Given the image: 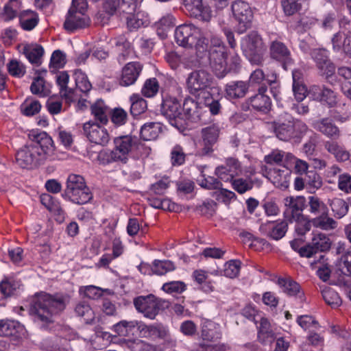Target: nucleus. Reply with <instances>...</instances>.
I'll return each instance as SVG.
<instances>
[{
	"label": "nucleus",
	"instance_id": "obj_1",
	"mask_svg": "<svg viewBox=\"0 0 351 351\" xmlns=\"http://www.w3.org/2000/svg\"><path fill=\"white\" fill-rule=\"evenodd\" d=\"M176 43L184 47H195L199 53H208L210 64L216 75L223 77L228 72L227 53L221 38L208 29L193 24H183L175 30Z\"/></svg>",
	"mask_w": 351,
	"mask_h": 351
},
{
	"label": "nucleus",
	"instance_id": "obj_2",
	"mask_svg": "<svg viewBox=\"0 0 351 351\" xmlns=\"http://www.w3.org/2000/svg\"><path fill=\"white\" fill-rule=\"evenodd\" d=\"M65 306L66 298L64 296L43 293L35 299L30 311L34 322L40 328H45L53 322V315L62 311Z\"/></svg>",
	"mask_w": 351,
	"mask_h": 351
},
{
	"label": "nucleus",
	"instance_id": "obj_3",
	"mask_svg": "<svg viewBox=\"0 0 351 351\" xmlns=\"http://www.w3.org/2000/svg\"><path fill=\"white\" fill-rule=\"evenodd\" d=\"M137 0H106V8L109 12H114L126 21L128 27L137 29L149 23L148 14L143 11L136 12Z\"/></svg>",
	"mask_w": 351,
	"mask_h": 351
},
{
	"label": "nucleus",
	"instance_id": "obj_4",
	"mask_svg": "<svg viewBox=\"0 0 351 351\" xmlns=\"http://www.w3.org/2000/svg\"><path fill=\"white\" fill-rule=\"evenodd\" d=\"M135 143L132 136L128 135L118 136L114 139L112 149H106L99 152L98 160L104 165L117 162L125 163Z\"/></svg>",
	"mask_w": 351,
	"mask_h": 351
},
{
	"label": "nucleus",
	"instance_id": "obj_5",
	"mask_svg": "<svg viewBox=\"0 0 351 351\" xmlns=\"http://www.w3.org/2000/svg\"><path fill=\"white\" fill-rule=\"evenodd\" d=\"M186 90L191 95L199 96L205 92L210 94L219 89L213 86L212 75L204 69L195 70L190 73L186 80Z\"/></svg>",
	"mask_w": 351,
	"mask_h": 351
},
{
	"label": "nucleus",
	"instance_id": "obj_6",
	"mask_svg": "<svg viewBox=\"0 0 351 351\" xmlns=\"http://www.w3.org/2000/svg\"><path fill=\"white\" fill-rule=\"evenodd\" d=\"M87 8L86 0H73L64 23L65 29L73 32L88 27L90 21L86 14Z\"/></svg>",
	"mask_w": 351,
	"mask_h": 351
},
{
	"label": "nucleus",
	"instance_id": "obj_7",
	"mask_svg": "<svg viewBox=\"0 0 351 351\" xmlns=\"http://www.w3.org/2000/svg\"><path fill=\"white\" fill-rule=\"evenodd\" d=\"M241 48L252 64L258 65L263 62L266 47L256 32H250L242 39Z\"/></svg>",
	"mask_w": 351,
	"mask_h": 351
},
{
	"label": "nucleus",
	"instance_id": "obj_8",
	"mask_svg": "<svg viewBox=\"0 0 351 351\" xmlns=\"http://www.w3.org/2000/svg\"><path fill=\"white\" fill-rule=\"evenodd\" d=\"M231 9L233 17L238 23V32L243 34L252 26L253 10L248 3L241 0L234 1Z\"/></svg>",
	"mask_w": 351,
	"mask_h": 351
},
{
	"label": "nucleus",
	"instance_id": "obj_9",
	"mask_svg": "<svg viewBox=\"0 0 351 351\" xmlns=\"http://www.w3.org/2000/svg\"><path fill=\"white\" fill-rule=\"evenodd\" d=\"M83 133L92 143L106 146L110 141L108 130L99 123L88 121L83 124Z\"/></svg>",
	"mask_w": 351,
	"mask_h": 351
},
{
	"label": "nucleus",
	"instance_id": "obj_10",
	"mask_svg": "<svg viewBox=\"0 0 351 351\" xmlns=\"http://www.w3.org/2000/svg\"><path fill=\"white\" fill-rule=\"evenodd\" d=\"M292 122V116L287 112L282 113L271 122V127L278 138L288 141L295 138V129Z\"/></svg>",
	"mask_w": 351,
	"mask_h": 351
},
{
	"label": "nucleus",
	"instance_id": "obj_11",
	"mask_svg": "<svg viewBox=\"0 0 351 351\" xmlns=\"http://www.w3.org/2000/svg\"><path fill=\"white\" fill-rule=\"evenodd\" d=\"M16 160L22 168H32L44 161L38 148L32 144L21 148L16 154Z\"/></svg>",
	"mask_w": 351,
	"mask_h": 351
},
{
	"label": "nucleus",
	"instance_id": "obj_12",
	"mask_svg": "<svg viewBox=\"0 0 351 351\" xmlns=\"http://www.w3.org/2000/svg\"><path fill=\"white\" fill-rule=\"evenodd\" d=\"M134 304L138 312L151 319H154L159 312V300L152 294L135 298Z\"/></svg>",
	"mask_w": 351,
	"mask_h": 351
},
{
	"label": "nucleus",
	"instance_id": "obj_13",
	"mask_svg": "<svg viewBox=\"0 0 351 351\" xmlns=\"http://www.w3.org/2000/svg\"><path fill=\"white\" fill-rule=\"evenodd\" d=\"M351 35V29L350 23L341 22L340 23L339 30L335 33L332 38L331 43L332 50L336 53L345 54L346 52L351 51V47H349V39Z\"/></svg>",
	"mask_w": 351,
	"mask_h": 351
},
{
	"label": "nucleus",
	"instance_id": "obj_14",
	"mask_svg": "<svg viewBox=\"0 0 351 351\" xmlns=\"http://www.w3.org/2000/svg\"><path fill=\"white\" fill-rule=\"evenodd\" d=\"M242 169L239 160L234 158H229L226 163L215 169V173L218 178L223 182H231L236 176L241 173Z\"/></svg>",
	"mask_w": 351,
	"mask_h": 351
},
{
	"label": "nucleus",
	"instance_id": "obj_15",
	"mask_svg": "<svg viewBox=\"0 0 351 351\" xmlns=\"http://www.w3.org/2000/svg\"><path fill=\"white\" fill-rule=\"evenodd\" d=\"M161 112L172 125L177 126L179 121H182V104L176 98L168 97L164 99Z\"/></svg>",
	"mask_w": 351,
	"mask_h": 351
},
{
	"label": "nucleus",
	"instance_id": "obj_16",
	"mask_svg": "<svg viewBox=\"0 0 351 351\" xmlns=\"http://www.w3.org/2000/svg\"><path fill=\"white\" fill-rule=\"evenodd\" d=\"M190 15L203 21H209L212 17L210 8L202 0H182Z\"/></svg>",
	"mask_w": 351,
	"mask_h": 351
},
{
	"label": "nucleus",
	"instance_id": "obj_17",
	"mask_svg": "<svg viewBox=\"0 0 351 351\" xmlns=\"http://www.w3.org/2000/svg\"><path fill=\"white\" fill-rule=\"evenodd\" d=\"M311 57L322 75L330 77L335 73V66L328 58V51L323 49H314L311 52Z\"/></svg>",
	"mask_w": 351,
	"mask_h": 351
},
{
	"label": "nucleus",
	"instance_id": "obj_18",
	"mask_svg": "<svg viewBox=\"0 0 351 351\" xmlns=\"http://www.w3.org/2000/svg\"><path fill=\"white\" fill-rule=\"evenodd\" d=\"M291 171L286 164L281 168H273L267 172L268 179L279 189H286L289 185Z\"/></svg>",
	"mask_w": 351,
	"mask_h": 351
},
{
	"label": "nucleus",
	"instance_id": "obj_19",
	"mask_svg": "<svg viewBox=\"0 0 351 351\" xmlns=\"http://www.w3.org/2000/svg\"><path fill=\"white\" fill-rule=\"evenodd\" d=\"M32 146L38 148L45 160L47 156L53 154L55 145L52 138L45 132H41L34 135Z\"/></svg>",
	"mask_w": 351,
	"mask_h": 351
},
{
	"label": "nucleus",
	"instance_id": "obj_20",
	"mask_svg": "<svg viewBox=\"0 0 351 351\" xmlns=\"http://www.w3.org/2000/svg\"><path fill=\"white\" fill-rule=\"evenodd\" d=\"M266 91V86L258 87V93L249 97L246 103L256 110L268 111L271 108V101L269 97L265 95Z\"/></svg>",
	"mask_w": 351,
	"mask_h": 351
},
{
	"label": "nucleus",
	"instance_id": "obj_21",
	"mask_svg": "<svg viewBox=\"0 0 351 351\" xmlns=\"http://www.w3.org/2000/svg\"><path fill=\"white\" fill-rule=\"evenodd\" d=\"M26 333L24 326L19 322L11 319L0 320V336L12 337L14 339L21 338Z\"/></svg>",
	"mask_w": 351,
	"mask_h": 351
},
{
	"label": "nucleus",
	"instance_id": "obj_22",
	"mask_svg": "<svg viewBox=\"0 0 351 351\" xmlns=\"http://www.w3.org/2000/svg\"><path fill=\"white\" fill-rule=\"evenodd\" d=\"M288 224L285 221H267L261 226V230L274 240L282 239L287 231Z\"/></svg>",
	"mask_w": 351,
	"mask_h": 351
},
{
	"label": "nucleus",
	"instance_id": "obj_23",
	"mask_svg": "<svg viewBox=\"0 0 351 351\" xmlns=\"http://www.w3.org/2000/svg\"><path fill=\"white\" fill-rule=\"evenodd\" d=\"M142 65L138 62L128 63L122 70L119 83L121 86H128L135 83L141 71Z\"/></svg>",
	"mask_w": 351,
	"mask_h": 351
},
{
	"label": "nucleus",
	"instance_id": "obj_24",
	"mask_svg": "<svg viewBox=\"0 0 351 351\" xmlns=\"http://www.w3.org/2000/svg\"><path fill=\"white\" fill-rule=\"evenodd\" d=\"M313 128L328 138L337 139L340 136V130L332 121L328 118H323L315 121Z\"/></svg>",
	"mask_w": 351,
	"mask_h": 351
},
{
	"label": "nucleus",
	"instance_id": "obj_25",
	"mask_svg": "<svg viewBox=\"0 0 351 351\" xmlns=\"http://www.w3.org/2000/svg\"><path fill=\"white\" fill-rule=\"evenodd\" d=\"M248 90L247 82L242 80L231 81L226 85L225 88L226 97L229 99L243 98L246 95Z\"/></svg>",
	"mask_w": 351,
	"mask_h": 351
},
{
	"label": "nucleus",
	"instance_id": "obj_26",
	"mask_svg": "<svg viewBox=\"0 0 351 351\" xmlns=\"http://www.w3.org/2000/svg\"><path fill=\"white\" fill-rule=\"evenodd\" d=\"M219 133L220 127L217 124H213L202 130V136L204 144V154H208L212 152V147L217 142Z\"/></svg>",
	"mask_w": 351,
	"mask_h": 351
},
{
	"label": "nucleus",
	"instance_id": "obj_27",
	"mask_svg": "<svg viewBox=\"0 0 351 351\" xmlns=\"http://www.w3.org/2000/svg\"><path fill=\"white\" fill-rule=\"evenodd\" d=\"M276 78L275 73L266 76L262 69H256L250 74L247 84L249 86H266L267 88L268 85L275 84Z\"/></svg>",
	"mask_w": 351,
	"mask_h": 351
},
{
	"label": "nucleus",
	"instance_id": "obj_28",
	"mask_svg": "<svg viewBox=\"0 0 351 351\" xmlns=\"http://www.w3.org/2000/svg\"><path fill=\"white\" fill-rule=\"evenodd\" d=\"M141 322L135 319L121 320L113 326V330L119 336L134 335L136 332H140Z\"/></svg>",
	"mask_w": 351,
	"mask_h": 351
},
{
	"label": "nucleus",
	"instance_id": "obj_29",
	"mask_svg": "<svg viewBox=\"0 0 351 351\" xmlns=\"http://www.w3.org/2000/svg\"><path fill=\"white\" fill-rule=\"evenodd\" d=\"M271 56L277 60L283 62V67L287 69V66L292 63L291 54L287 47L282 43L273 42L270 47Z\"/></svg>",
	"mask_w": 351,
	"mask_h": 351
},
{
	"label": "nucleus",
	"instance_id": "obj_30",
	"mask_svg": "<svg viewBox=\"0 0 351 351\" xmlns=\"http://www.w3.org/2000/svg\"><path fill=\"white\" fill-rule=\"evenodd\" d=\"M196 122L202 121L197 103L193 99L187 98L182 105V121Z\"/></svg>",
	"mask_w": 351,
	"mask_h": 351
},
{
	"label": "nucleus",
	"instance_id": "obj_31",
	"mask_svg": "<svg viewBox=\"0 0 351 351\" xmlns=\"http://www.w3.org/2000/svg\"><path fill=\"white\" fill-rule=\"evenodd\" d=\"M40 202L50 212L56 215V220L58 222L64 221L65 213L58 201L54 199L49 194H43L40 196Z\"/></svg>",
	"mask_w": 351,
	"mask_h": 351
},
{
	"label": "nucleus",
	"instance_id": "obj_32",
	"mask_svg": "<svg viewBox=\"0 0 351 351\" xmlns=\"http://www.w3.org/2000/svg\"><path fill=\"white\" fill-rule=\"evenodd\" d=\"M278 284L287 295L295 296L301 302L304 300V293L300 290V287L296 282L291 279L280 278L278 280Z\"/></svg>",
	"mask_w": 351,
	"mask_h": 351
},
{
	"label": "nucleus",
	"instance_id": "obj_33",
	"mask_svg": "<svg viewBox=\"0 0 351 351\" xmlns=\"http://www.w3.org/2000/svg\"><path fill=\"white\" fill-rule=\"evenodd\" d=\"M19 24L25 31H32L39 22L38 14L31 10H23L19 14Z\"/></svg>",
	"mask_w": 351,
	"mask_h": 351
},
{
	"label": "nucleus",
	"instance_id": "obj_34",
	"mask_svg": "<svg viewBox=\"0 0 351 351\" xmlns=\"http://www.w3.org/2000/svg\"><path fill=\"white\" fill-rule=\"evenodd\" d=\"M221 337L220 326L212 321L204 322L202 328V338L204 341H215Z\"/></svg>",
	"mask_w": 351,
	"mask_h": 351
},
{
	"label": "nucleus",
	"instance_id": "obj_35",
	"mask_svg": "<svg viewBox=\"0 0 351 351\" xmlns=\"http://www.w3.org/2000/svg\"><path fill=\"white\" fill-rule=\"evenodd\" d=\"M91 114L95 121L101 125H106L108 121L110 110L104 104V101L99 99L95 101L90 107Z\"/></svg>",
	"mask_w": 351,
	"mask_h": 351
},
{
	"label": "nucleus",
	"instance_id": "obj_36",
	"mask_svg": "<svg viewBox=\"0 0 351 351\" xmlns=\"http://www.w3.org/2000/svg\"><path fill=\"white\" fill-rule=\"evenodd\" d=\"M23 53L30 63L39 65L44 54V49L37 44L25 45L23 48Z\"/></svg>",
	"mask_w": 351,
	"mask_h": 351
},
{
	"label": "nucleus",
	"instance_id": "obj_37",
	"mask_svg": "<svg viewBox=\"0 0 351 351\" xmlns=\"http://www.w3.org/2000/svg\"><path fill=\"white\" fill-rule=\"evenodd\" d=\"M114 44L119 53V61H125L127 58L132 57L134 53L133 48L124 35L114 38Z\"/></svg>",
	"mask_w": 351,
	"mask_h": 351
},
{
	"label": "nucleus",
	"instance_id": "obj_38",
	"mask_svg": "<svg viewBox=\"0 0 351 351\" xmlns=\"http://www.w3.org/2000/svg\"><path fill=\"white\" fill-rule=\"evenodd\" d=\"M162 131V125L159 122L145 123L141 129V137L144 141L155 140Z\"/></svg>",
	"mask_w": 351,
	"mask_h": 351
},
{
	"label": "nucleus",
	"instance_id": "obj_39",
	"mask_svg": "<svg viewBox=\"0 0 351 351\" xmlns=\"http://www.w3.org/2000/svg\"><path fill=\"white\" fill-rule=\"evenodd\" d=\"M317 217L311 219L313 226L320 228L324 230H330L335 229L337 226V222L328 215V210L318 214Z\"/></svg>",
	"mask_w": 351,
	"mask_h": 351
},
{
	"label": "nucleus",
	"instance_id": "obj_40",
	"mask_svg": "<svg viewBox=\"0 0 351 351\" xmlns=\"http://www.w3.org/2000/svg\"><path fill=\"white\" fill-rule=\"evenodd\" d=\"M21 2L19 0H9L4 5L0 16L5 21H10L19 16Z\"/></svg>",
	"mask_w": 351,
	"mask_h": 351
},
{
	"label": "nucleus",
	"instance_id": "obj_41",
	"mask_svg": "<svg viewBox=\"0 0 351 351\" xmlns=\"http://www.w3.org/2000/svg\"><path fill=\"white\" fill-rule=\"evenodd\" d=\"M312 234L313 237L310 243L317 252H325L330 249V239L324 233L316 231L313 232Z\"/></svg>",
	"mask_w": 351,
	"mask_h": 351
},
{
	"label": "nucleus",
	"instance_id": "obj_42",
	"mask_svg": "<svg viewBox=\"0 0 351 351\" xmlns=\"http://www.w3.org/2000/svg\"><path fill=\"white\" fill-rule=\"evenodd\" d=\"M176 19L173 15L167 14L163 16L157 23L156 27L158 36L164 39L167 37V32L175 25Z\"/></svg>",
	"mask_w": 351,
	"mask_h": 351
},
{
	"label": "nucleus",
	"instance_id": "obj_43",
	"mask_svg": "<svg viewBox=\"0 0 351 351\" xmlns=\"http://www.w3.org/2000/svg\"><path fill=\"white\" fill-rule=\"evenodd\" d=\"M285 164L287 167L291 168L293 167L296 173L302 175L308 172V164L301 159L295 158L293 154L287 153L285 155Z\"/></svg>",
	"mask_w": 351,
	"mask_h": 351
},
{
	"label": "nucleus",
	"instance_id": "obj_44",
	"mask_svg": "<svg viewBox=\"0 0 351 351\" xmlns=\"http://www.w3.org/2000/svg\"><path fill=\"white\" fill-rule=\"evenodd\" d=\"M85 186L86 184L83 177L76 174H71L67 178L66 186L63 196L67 195H73V192L77 191L78 189H82Z\"/></svg>",
	"mask_w": 351,
	"mask_h": 351
},
{
	"label": "nucleus",
	"instance_id": "obj_45",
	"mask_svg": "<svg viewBox=\"0 0 351 351\" xmlns=\"http://www.w3.org/2000/svg\"><path fill=\"white\" fill-rule=\"evenodd\" d=\"M306 208L308 211L313 215H317L324 212L326 213L328 210L327 205L315 195L308 197Z\"/></svg>",
	"mask_w": 351,
	"mask_h": 351
},
{
	"label": "nucleus",
	"instance_id": "obj_46",
	"mask_svg": "<svg viewBox=\"0 0 351 351\" xmlns=\"http://www.w3.org/2000/svg\"><path fill=\"white\" fill-rule=\"evenodd\" d=\"M41 109L40 103L34 98H27L21 105V113L27 117L34 116L38 114Z\"/></svg>",
	"mask_w": 351,
	"mask_h": 351
},
{
	"label": "nucleus",
	"instance_id": "obj_47",
	"mask_svg": "<svg viewBox=\"0 0 351 351\" xmlns=\"http://www.w3.org/2000/svg\"><path fill=\"white\" fill-rule=\"evenodd\" d=\"M306 189L311 193H315L323 184L321 176L314 171H309L305 175Z\"/></svg>",
	"mask_w": 351,
	"mask_h": 351
},
{
	"label": "nucleus",
	"instance_id": "obj_48",
	"mask_svg": "<svg viewBox=\"0 0 351 351\" xmlns=\"http://www.w3.org/2000/svg\"><path fill=\"white\" fill-rule=\"evenodd\" d=\"M64 197L75 204H84L88 202L92 199L93 195L88 187L85 186L82 189H78L77 191L73 192V195H67Z\"/></svg>",
	"mask_w": 351,
	"mask_h": 351
},
{
	"label": "nucleus",
	"instance_id": "obj_49",
	"mask_svg": "<svg viewBox=\"0 0 351 351\" xmlns=\"http://www.w3.org/2000/svg\"><path fill=\"white\" fill-rule=\"evenodd\" d=\"M19 287V283L14 280L2 282L0 284V306H4L3 300L14 294Z\"/></svg>",
	"mask_w": 351,
	"mask_h": 351
},
{
	"label": "nucleus",
	"instance_id": "obj_50",
	"mask_svg": "<svg viewBox=\"0 0 351 351\" xmlns=\"http://www.w3.org/2000/svg\"><path fill=\"white\" fill-rule=\"evenodd\" d=\"M130 101L131 103L130 112L133 116H138L147 109V101L138 94L132 95Z\"/></svg>",
	"mask_w": 351,
	"mask_h": 351
},
{
	"label": "nucleus",
	"instance_id": "obj_51",
	"mask_svg": "<svg viewBox=\"0 0 351 351\" xmlns=\"http://www.w3.org/2000/svg\"><path fill=\"white\" fill-rule=\"evenodd\" d=\"M311 91L317 93V95H314V99L324 101L330 106L333 105L336 102L335 94L329 88H323L320 89L319 87L314 86L312 88Z\"/></svg>",
	"mask_w": 351,
	"mask_h": 351
},
{
	"label": "nucleus",
	"instance_id": "obj_52",
	"mask_svg": "<svg viewBox=\"0 0 351 351\" xmlns=\"http://www.w3.org/2000/svg\"><path fill=\"white\" fill-rule=\"evenodd\" d=\"M306 202L304 196L287 197L285 199V205L293 213L302 211L306 207Z\"/></svg>",
	"mask_w": 351,
	"mask_h": 351
},
{
	"label": "nucleus",
	"instance_id": "obj_53",
	"mask_svg": "<svg viewBox=\"0 0 351 351\" xmlns=\"http://www.w3.org/2000/svg\"><path fill=\"white\" fill-rule=\"evenodd\" d=\"M218 179L213 176H206L204 174H202L197 178V182L202 188L206 189H222V184Z\"/></svg>",
	"mask_w": 351,
	"mask_h": 351
},
{
	"label": "nucleus",
	"instance_id": "obj_54",
	"mask_svg": "<svg viewBox=\"0 0 351 351\" xmlns=\"http://www.w3.org/2000/svg\"><path fill=\"white\" fill-rule=\"evenodd\" d=\"M328 203L336 217L342 218L348 213V205L343 199L334 198Z\"/></svg>",
	"mask_w": 351,
	"mask_h": 351
},
{
	"label": "nucleus",
	"instance_id": "obj_55",
	"mask_svg": "<svg viewBox=\"0 0 351 351\" xmlns=\"http://www.w3.org/2000/svg\"><path fill=\"white\" fill-rule=\"evenodd\" d=\"M76 87L78 90H80L82 93L88 92L91 88L92 85L89 82L86 75L83 73L81 70H75L73 73Z\"/></svg>",
	"mask_w": 351,
	"mask_h": 351
},
{
	"label": "nucleus",
	"instance_id": "obj_56",
	"mask_svg": "<svg viewBox=\"0 0 351 351\" xmlns=\"http://www.w3.org/2000/svg\"><path fill=\"white\" fill-rule=\"evenodd\" d=\"M322 293L325 302L332 308H337L341 304L342 301L340 296L332 289L326 288L323 289Z\"/></svg>",
	"mask_w": 351,
	"mask_h": 351
},
{
	"label": "nucleus",
	"instance_id": "obj_57",
	"mask_svg": "<svg viewBox=\"0 0 351 351\" xmlns=\"http://www.w3.org/2000/svg\"><path fill=\"white\" fill-rule=\"evenodd\" d=\"M174 269L175 265L173 263L169 260H155L152 264V271L157 275H164Z\"/></svg>",
	"mask_w": 351,
	"mask_h": 351
},
{
	"label": "nucleus",
	"instance_id": "obj_58",
	"mask_svg": "<svg viewBox=\"0 0 351 351\" xmlns=\"http://www.w3.org/2000/svg\"><path fill=\"white\" fill-rule=\"evenodd\" d=\"M66 62L65 53L60 50H56L51 55L49 69L51 72H56L57 70L63 68Z\"/></svg>",
	"mask_w": 351,
	"mask_h": 351
},
{
	"label": "nucleus",
	"instance_id": "obj_59",
	"mask_svg": "<svg viewBox=\"0 0 351 351\" xmlns=\"http://www.w3.org/2000/svg\"><path fill=\"white\" fill-rule=\"evenodd\" d=\"M75 311L79 316L84 317L87 324L93 323L95 319L94 312L88 304L80 303L76 306Z\"/></svg>",
	"mask_w": 351,
	"mask_h": 351
},
{
	"label": "nucleus",
	"instance_id": "obj_60",
	"mask_svg": "<svg viewBox=\"0 0 351 351\" xmlns=\"http://www.w3.org/2000/svg\"><path fill=\"white\" fill-rule=\"evenodd\" d=\"M159 84L156 78H150L145 81L142 90V94L146 97H153L158 91Z\"/></svg>",
	"mask_w": 351,
	"mask_h": 351
},
{
	"label": "nucleus",
	"instance_id": "obj_61",
	"mask_svg": "<svg viewBox=\"0 0 351 351\" xmlns=\"http://www.w3.org/2000/svg\"><path fill=\"white\" fill-rule=\"evenodd\" d=\"M241 262L238 260H231L224 265L223 275L233 278L237 277L240 271Z\"/></svg>",
	"mask_w": 351,
	"mask_h": 351
},
{
	"label": "nucleus",
	"instance_id": "obj_62",
	"mask_svg": "<svg viewBox=\"0 0 351 351\" xmlns=\"http://www.w3.org/2000/svg\"><path fill=\"white\" fill-rule=\"evenodd\" d=\"M297 323L304 330L317 329L319 328V323L315 319L310 315H304L298 316L297 318Z\"/></svg>",
	"mask_w": 351,
	"mask_h": 351
},
{
	"label": "nucleus",
	"instance_id": "obj_63",
	"mask_svg": "<svg viewBox=\"0 0 351 351\" xmlns=\"http://www.w3.org/2000/svg\"><path fill=\"white\" fill-rule=\"evenodd\" d=\"M302 0H282V6L284 12L287 16H291L298 12L301 8Z\"/></svg>",
	"mask_w": 351,
	"mask_h": 351
},
{
	"label": "nucleus",
	"instance_id": "obj_64",
	"mask_svg": "<svg viewBox=\"0 0 351 351\" xmlns=\"http://www.w3.org/2000/svg\"><path fill=\"white\" fill-rule=\"evenodd\" d=\"M8 70L12 76L16 77H21L25 73V65L16 60H12L8 64Z\"/></svg>",
	"mask_w": 351,
	"mask_h": 351
}]
</instances>
